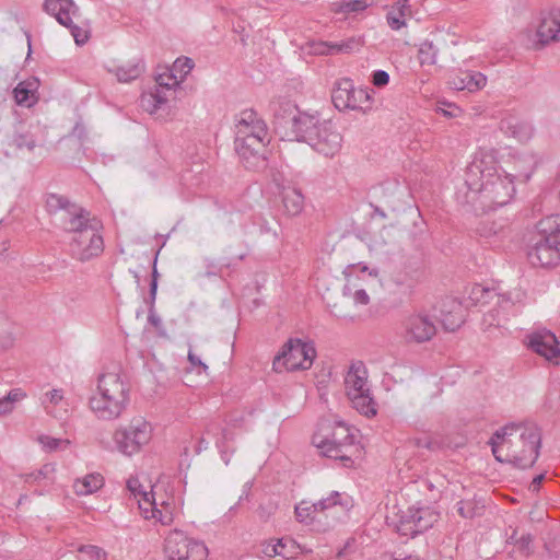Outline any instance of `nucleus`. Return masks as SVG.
I'll return each instance as SVG.
<instances>
[{
	"mask_svg": "<svg viewBox=\"0 0 560 560\" xmlns=\"http://www.w3.org/2000/svg\"><path fill=\"white\" fill-rule=\"evenodd\" d=\"M483 324L487 325L488 327H491V326H498L499 327V326L502 325V319L501 318H495L494 310H493V311L488 312L485 315Z\"/></svg>",
	"mask_w": 560,
	"mask_h": 560,
	"instance_id": "60",
	"label": "nucleus"
},
{
	"mask_svg": "<svg viewBox=\"0 0 560 560\" xmlns=\"http://www.w3.org/2000/svg\"><path fill=\"white\" fill-rule=\"evenodd\" d=\"M148 322L156 329L159 330L160 335L164 336L165 332L162 329V320L160 316L155 313L154 304L150 302L149 307V315H148Z\"/></svg>",
	"mask_w": 560,
	"mask_h": 560,
	"instance_id": "50",
	"label": "nucleus"
},
{
	"mask_svg": "<svg viewBox=\"0 0 560 560\" xmlns=\"http://www.w3.org/2000/svg\"><path fill=\"white\" fill-rule=\"evenodd\" d=\"M179 83L175 73H162L156 78V88H161L171 91L174 86Z\"/></svg>",
	"mask_w": 560,
	"mask_h": 560,
	"instance_id": "44",
	"label": "nucleus"
},
{
	"mask_svg": "<svg viewBox=\"0 0 560 560\" xmlns=\"http://www.w3.org/2000/svg\"><path fill=\"white\" fill-rule=\"evenodd\" d=\"M340 498V493L335 491L330 494V497L326 499H322L315 504L317 505V509L319 512L325 511L328 508H331L338 503V499Z\"/></svg>",
	"mask_w": 560,
	"mask_h": 560,
	"instance_id": "49",
	"label": "nucleus"
},
{
	"mask_svg": "<svg viewBox=\"0 0 560 560\" xmlns=\"http://www.w3.org/2000/svg\"><path fill=\"white\" fill-rule=\"evenodd\" d=\"M40 443L49 451L57 450L61 444H69V441L61 440V439H55L50 436H43L40 438Z\"/></svg>",
	"mask_w": 560,
	"mask_h": 560,
	"instance_id": "51",
	"label": "nucleus"
},
{
	"mask_svg": "<svg viewBox=\"0 0 560 560\" xmlns=\"http://www.w3.org/2000/svg\"><path fill=\"white\" fill-rule=\"evenodd\" d=\"M95 393L130 399V386L118 368L98 375Z\"/></svg>",
	"mask_w": 560,
	"mask_h": 560,
	"instance_id": "18",
	"label": "nucleus"
},
{
	"mask_svg": "<svg viewBox=\"0 0 560 560\" xmlns=\"http://www.w3.org/2000/svg\"><path fill=\"white\" fill-rule=\"evenodd\" d=\"M513 182L508 174L497 172L492 152L480 151L466 170L464 202L475 210L504 206L515 192Z\"/></svg>",
	"mask_w": 560,
	"mask_h": 560,
	"instance_id": "1",
	"label": "nucleus"
},
{
	"mask_svg": "<svg viewBox=\"0 0 560 560\" xmlns=\"http://www.w3.org/2000/svg\"><path fill=\"white\" fill-rule=\"evenodd\" d=\"M389 82V74L384 70H376L373 72L372 75V83L377 86L382 88L385 86Z\"/></svg>",
	"mask_w": 560,
	"mask_h": 560,
	"instance_id": "52",
	"label": "nucleus"
},
{
	"mask_svg": "<svg viewBox=\"0 0 560 560\" xmlns=\"http://www.w3.org/2000/svg\"><path fill=\"white\" fill-rule=\"evenodd\" d=\"M450 83L455 90L476 92L486 85L487 77L481 72L463 71L455 75Z\"/></svg>",
	"mask_w": 560,
	"mask_h": 560,
	"instance_id": "25",
	"label": "nucleus"
},
{
	"mask_svg": "<svg viewBox=\"0 0 560 560\" xmlns=\"http://www.w3.org/2000/svg\"><path fill=\"white\" fill-rule=\"evenodd\" d=\"M158 277H159V272L156 269V258H155L154 262H153L152 279H151V283H150V300H151L152 304L155 303L156 291H158Z\"/></svg>",
	"mask_w": 560,
	"mask_h": 560,
	"instance_id": "53",
	"label": "nucleus"
},
{
	"mask_svg": "<svg viewBox=\"0 0 560 560\" xmlns=\"http://www.w3.org/2000/svg\"><path fill=\"white\" fill-rule=\"evenodd\" d=\"M533 537L530 535H523L516 542L518 549L526 555L532 552Z\"/></svg>",
	"mask_w": 560,
	"mask_h": 560,
	"instance_id": "54",
	"label": "nucleus"
},
{
	"mask_svg": "<svg viewBox=\"0 0 560 560\" xmlns=\"http://www.w3.org/2000/svg\"><path fill=\"white\" fill-rule=\"evenodd\" d=\"M354 439L348 425L336 422L332 427L320 428L313 436V444L323 456L340 460L343 467H351L353 456L359 453Z\"/></svg>",
	"mask_w": 560,
	"mask_h": 560,
	"instance_id": "4",
	"label": "nucleus"
},
{
	"mask_svg": "<svg viewBox=\"0 0 560 560\" xmlns=\"http://www.w3.org/2000/svg\"><path fill=\"white\" fill-rule=\"evenodd\" d=\"M127 488L135 497V499H138V497L141 494L140 491H145L137 478H130L127 481Z\"/></svg>",
	"mask_w": 560,
	"mask_h": 560,
	"instance_id": "55",
	"label": "nucleus"
},
{
	"mask_svg": "<svg viewBox=\"0 0 560 560\" xmlns=\"http://www.w3.org/2000/svg\"><path fill=\"white\" fill-rule=\"evenodd\" d=\"M295 517L301 523L312 522L316 517V513L319 512L315 503L308 504L302 501L295 506Z\"/></svg>",
	"mask_w": 560,
	"mask_h": 560,
	"instance_id": "39",
	"label": "nucleus"
},
{
	"mask_svg": "<svg viewBox=\"0 0 560 560\" xmlns=\"http://www.w3.org/2000/svg\"><path fill=\"white\" fill-rule=\"evenodd\" d=\"M402 338L408 343H423L433 338L436 327L432 318L423 313L411 314L401 325Z\"/></svg>",
	"mask_w": 560,
	"mask_h": 560,
	"instance_id": "13",
	"label": "nucleus"
},
{
	"mask_svg": "<svg viewBox=\"0 0 560 560\" xmlns=\"http://www.w3.org/2000/svg\"><path fill=\"white\" fill-rule=\"evenodd\" d=\"M275 131L289 141L306 142L310 140L320 119L313 114L301 110L296 104L287 100L271 103Z\"/></svg>",
	"mask_w": 560,
	"mask_h": 560,
	"instance_id": "3",
	"label": "nucleus"
},
{
	"mask_svg": "<svg viewBox=\"0 0 560 560\" xmlns=\"http://www.w3.org/2000/svg\"><path fill=\"white\" fill-rule=\"evenodd\" d=\"M65 26L70 30L71 35L73 36L78 45H83L89 40V33L85 30H82L81 27L74 25L71 18L70 24Z\"/></svg>",
	"mask_w": 560,
	"mask_h": 560,
	"instance_id": "46",
	"label": "nucleus"
},
{
	"mask_svg": "<svg viewBox=\"0 0 560 560\" xmlns=\"http://www.w3.org/2000/svg\"><path fill=\"white\" fill-rule=\"evenodd\" d=\"M23 396H24V394L20 389H13L4 398L13 407V404L15 401H19Z\"/></svg>",
	"mask_w": 560,
	"mask_h": 560,
	"instance_id": "62",
	"label": "nucleus"
},
{
	"mask_svg": "<svg viewBox=\"0 0 560 560\" xmlns=\"http://www.w3.org/2000/svg\"><path fill=\"white\" fill-rule=\"evenodd\" d=\"M493 296L498 298L497 304L503 311L508 312L513 306L511 298L505 294H497L493 290L485 288L480 284L475 285L471 290V299L476 302L486 303L489 299H493Z\"/></svg>",
	"mask_w": 560,
	"mask_h": 560,
	"instance_id": "30",
	"label": "nucleus"
},
{
	"mask_svg": "<svg viewBox=\"0 0 560 560\" xmlns=\"http://www.w3.org/2000/svg\"><path fill=\"white\" fill-rule=\"evenodd\" d=\"M353 300L357 304L366 305L370 302V298L365 290L358 289L353 293Z\"/></svg>",
	"mask_w": 560,
	"mask_h": 560,
	"instance_id": "59",
	"label": "nucleus"
},
{
	"mask_svg": "<svg viewBox=\"0 0 560 560\" xmlns=\"http://www.w3.org/2000/svg\"><path fill=\"white\" fill-rule=\"evenodd\" d=\"M12 409L13 407L11 406L10 402H8V400L4 397L0 399V415H7Z\"/></svg>",
	"mask_w": 560,
	"mask_h": 560,
	"instance_id": "64",
	"label": "nucleus"
},
{
	"mask_svg": "<svg viewBox=\"0 0 560 560\" xmlns=\"http://www.w3.org/2000/svg\"><path fill=\"white\" fill-rule=\"evenodd\" d=\"M528 347L547 360H552L560 355V345L555 334L548 330L533 332L529 336Z\"/></svg>",
	"mask_w": 560,
	"mask_h": 560,
	"instance_id": "21",
	"label": "nucleus"
},
{
	"mask_svg": "<svg viewBox=\"0 0 560 560\" xmlns=\"http://www.w3.org/2000/svg\"><path fill=\"white\" fill-rule=\"evenodd\" d=\"M439 320L446 331H455L464 323L463 305L454 298H444L440 301Z\"/></svg>",
	"mask_w": 560,
	"mask_h": 560,
	"instance_id": "20",
	"label": "nucleus"
},
{
	"mask_svg": "<svg viewBox=\"0 0 560 560\" xmlns=\"http://www.w3.org/2000/svg\"><path fill=\"white\" fill-rule=\"evenodd\" d=\"M13 144L18 149L26 148L28 151H32L35 145V139L28 133H16L13 138Z\"/></svg>",
	"mask_w": 560,
	"mask_h": 560,
	"instance_id": "45",
	"label": "nucleus"
},
{
	"mask_svg": "<svg viewBox=\"0 0 560 560\" xmlns=\"http://www.w3.org/2000/svg\"><path fill=\"white\" fill-rule=\"evenodd\" d=\"M45 208L49 214L61 212V228L65 232L71 233L72 236L81 235L85 230L101 231L103 229L102 222L95 215L78 203L70 201L66 196L47 194Z\"/></svg>",
	"mask_w": 560,
	"mask_h": 560,
	"instance_id": "5",
	"label": "nucleus"
},
{
	"mask_svg": "<svg viewBox=\"0 0 560 560\" xmlns=\"http://www.w3.org/2000/svg\"><path fill=\"white\" fill-rule=\"evenodd\" d=\"M129 401L126 397L94 393L89 399V407L98 420L113 421L124 415Z\"/></svg>",
	"mask_w": 560,
	"mask_h": 560,
	"instance_id": "14",
	"label": "nucleus"
},
{
	"mask_svg": "<svg viewBox=\"0 0 560 560\" xmlns=\"http://www.w3.org/2000/svg\"><path fill=\"white\" fill-rule=\"evenodd\" d=\"M316 355L315 348L301 339H289L276 355L272 366L278 373L283 371L308 370Z\"/></svg>",
	"mask_w": 560,
	"mask_h": 560,
	"instance_id": "7",
	"label": "nucleus"
},
{
	"mask_svg": "<svg viewBox=\"0 0 560 560\" xmlns=\"http://www.w3.org/2000/svg\"><path fill=\"white\" fill-rule=\"evenodd\" d=\"M500 130L521 142L527 141L532 137V127L512 116L501 119Z\"/></svg>",
	"mask_w": 560,
	"mask_h": 560,
	"instance_id": "28",
	"label": "nucleus"
},
{
	"mask_svg": "<svg viewBox=\"0 0 560 560\" xmlns=\"http://www.w3.org/2000/svg\"><path fill=\"white\" fill-rule=\"evenodd\" d=\"M362 46L360 38L350 37L340 43H327L323 42L318 44L316 54L320 55H336V54H350Z\"/></svg>",
	"mask_w": 560,
	"mask_h": 560,
	"instance_id": "29",
	"label": "nucleus"
},
{
	"mask_svg": "<svg viewBox=\"0 0 560 560\" xmlns=\"http://www.w3.org/2000/svg\"><path fill=\"white\" fill-rule=\"evenodd\" d=\"M489 444L498 462L527 469L533 467L539 456L541 432L534 422H512L498 429Z\"/></svg>",
	"mask_w": 560,
	"mask_h": 560,
	"instance_id": "2",
	"label": "nucleus"
},
{
	"mask_svg": "<svg viewBox=\"0 0 560 560\" xmlns=\"http://www.w3.org/2000/svg\"><path fill=\"white\" fill-rule=\"evenodd\" d=\"M46 398L48 399L49 404L56 406L62 401L63 396H62L61 390L52 389L51 392L46 394Z\"/></svg>",
	"mask_w": 560,
	"mask_h": 560,
	"instance_id": "61",
	"label": "nucleus"
},
{
	"mask_svg": "<svg viewBox=\"0 0 560 560\" xmlns=\"http://www.w3.org/2000/svg\"><path fill=\"white\" fill-rule=\"evenodd\" d=\"M281 195L285 212L289 215L300 214L304 207V196L302 192L296 188L287 187L283 188Z\"/></svg>",
	"mask_w": 560,
	"mask_h": 560,
	"instance_id": "31",
	"label": "nucleus"
},
{
	"mask_svg": "<svg viewBox=\"0 0 560 560\" xmlns=\"http://www.w3.org/2000/svg\"><path fill=\"white\" fill-rule=\"evenodd\" d=\"M277 547L279 549V556L284 559L295 558L300 550V546L296 544V541L289 537L278 539Z\"/></svg>",
	"mask_w": 560,
	"mask_h": 560,
	"instance_id": "38",
	"label": "nucleus"
},
{
	"mask_svg": "<svg viewBox=\"0 0 560 560\" xmlns=\"http://www.w3.org/2000/svg\"><path fill=\"white\" fill-rule=\"evenodd\" d=\"M369 0H341L331 3V11L335 13L362 12L369 7Z\"/></svg>",
	"mask_w": 560,
	"mask_h": 560,
	"instance_id": "34",
	"label": "nucleus"
},
{
	"mask_svg": "<svg viewBox=\"0 0 560 560\" xmlns=\"http://www.w3.org/2000/svg\"><path fill=\"white\" fill-rule=\"evenodd\" d=\"M265 145L266 141L249 138L235 142V150L246 168H258L265 164Z\"/></svg>",
	"mask_w": 560,
	"mask_h": 560,
	"instance_id": "19",
	"label": "nucleus"
},
{
	"mask_svg": "<svg viewBox=\"0 0 560 560\" xmlns=\"http://www.w3.org/2000/svg\"><path fill=\"white\" fill-rule=\"evenodd\" d=\"M206 433L213 438L218 436L219 434L222 435L221 439H217L215 444L221 450V456L223 460L225 462V464H229V458H226V452L223 450V447L225 446V441L231 439L230 433L219 422L210 423L206 428Z\"/></svg>",
	"mask_w": 560,
	"mask_h": 560,
	"instance_id": "35",
	"label": "nucleus"
},
{
	"mask_svg": "<svg viewBox=\"0 0 560 560\" xmlns=\"http://www.w3.org/2000/svg\"><path fill=\"white\" fill-rule=\"evenodd\" d=\"M194 68L192 59L188 57L177 58L171 70L172 73H179L180 80H183Z\"/></svg>",
	"mask_w": 560,
	"mask_h": 560,
	"instance_id": "42",
	"label": "nucleus"
},
{
	"mask_svg": "<svg viewBox=\"0 0 560 560\" xmlns=\"http://www.w3.org/2000/svg\"><path fill=\"white\" fill-rule=\"evenodd\" d=\"M164 560H206L208 549L203 542L174 530L165 539Z\"/></svg>",
	"mask_w": 560,
	"mask_h": 560,
	"instance_id": "9",
	"label": "nucleus"
},
{
	"mask_svg": "<svg viewBox=\"0 0 560 560\" xmlns=\"http://www.w3.org/2000/svg\"><path fill=\"white\" fill-rule=\"evenodd\" d=\"M529 262L535 267H551L560 260V247L552 243V237L539 231L533 238V244L527 253Z\"/></svg>",
	"mask_w": 560,
	"mask_h": 560,
	"instance_id": "16",
	"label": "nucleus"
},
{
	"mask_svg": "<svg viewBox=\"0 0 560 560\" xmlns=\"http://www.w3.org/2000/svg\"><path fill=\"white\" fill-rule=\"evenodd\" d=\"M345 387L353 408L366 417L376 415V402L368 384V371L363 362L357 361L350 365L345 377Z\"/></svg>",
	"mask_w": 560,
	"mask_h": 560,
	"instance_id": "6",
	"label": "nucleus"
},
{
	"mask_svg": "<svg viewBox=\"0 0 560 560\" xmlns=\"http://www.w3.org/2000/svg\"><path fill=\"white\" fill-rule=\"evenodd\" d=\"M405 12L402 11H395V8H393L386 15L387 23L389 27L394 31L400 30L401 27L406 26L405 21Z\"/></svg>",
	"mask_w": 560,
	"mask_h": 560,
	"instance_id": "43",
	"label": "nucleus"
},
{
	"mask_svg": "<svg viewBox=\"0 0 560 560\" xmlns=\"http://www.w3.org/2000/svg\"><path fill=\"white\" fill-rule=\"evenodd\" d=\"M188 361L190 362V364L194 366V368H199V371L198 373H200L201 371L202 372H207L208 370V365L205 364L199 357H197L195 353H192L191 351L188 352Z\"/></svg>",
	"mask_w": 560,
	"mask_h": 560,
	"instance_id": "58",
	"label": "nucleus"
},
{
	"mask_svg": "<svg viewBox=\"0 0 560 560\" xmlns=\"http://www.w3.org/2000/svg\"><path fill=\"white\" fill-rule=\"evenodd\" d=\"M141 494L138 497L137 502L139 509L142 511L144 518L156 517L155 511H158L156 503L152 493L148 491H140Z\"/></svg>",
	"mask_w": 560,
	"mask_h": 560,
	"instance_id": "36",
	"label": "nucleus"
},
{
	"mask_svg": "<svg viewBox=\"0 0 560 560\" xmlns=\"http://www.w3.org/2000/svg\"><path fill=\"white\" fill-rule=\"evenodd\" d=\"M156 520H159L163 525H170L173 522V514L167 508L163 510L155 511Z\"/></svg>",
	"mask_w": 560,
	"mask_h": 560,
	"instance_id": "56",
	"label": "nucleus"
},
{
	"mask_svg": "<svg viewBox=\"0 0 560 560\" xmlns=\"http://www.w3.org/2000/svg\"><path fill=\"white\" fill-rule=\"evenodd\" d=\"M52 470H54L52 467H50L49 465H45L42 469H39L37 471L23 475V478H24L25 482L32 483V482L38 481L43 478H46L48 472H50Z\"/></svg>",
	"mask_w": 560,
	"mask_h": 560,
	"instance_id": "48",
	"label": "nucleus"
},
{
	"mask_svg": "<svg viewBox=\"0 0 560 560\" xmlns=\"http://www.w3.org/2000/svg\"><path fill=\"white\" fill-rule=\"evenodd\" d=\"M38 88L39 80L35 77L21 81L13 90L15 102L22 106H33L38 101Z\"/></svg>",
	"mask_w": 560,
	"mask_h": 560,
	"instance_id": "24",
	"label": "nucleus"
},
{
	"mask_svg": "<svg viewBox=\"0 0 560 560\" xmlns=\"http://www.w3.org/2000/svg\"><path fill=\"white\" fill-rule=\"evenodd\" d=\"M140 105L150 114L155 113L160 108V105L156 103V100L151 92L141 95Z\"/></svg>",
	"mask_w": 560,
	"mask_h": 560,
	"instance_id": "47",
	"label": "nucleus"
},
{
	"mask_svg": "<svg viewBox=\"0 0 560 560\" xmlns=\"http://www.w3.org/2000/svg\"><path fill=\"white\" fill-rule=\"evenodd\" d=\"M278 547H277V544H267L264 549H262V552L267 556V557H276V556H279V551H278Z\"/></svg>",
	"mask_w": 560,
	"mask_h": 560,
	"instance_id": "63",
	"label": "nucleus"
},
{
	"mask_svg": "<svg viewBox=\"0 0 560 560\" xmlns=\"http://www.w3.org/2000/svg\"><path fill=\"white\" fill-rule=\"evenodd\" d=\"M104 485V478L100 474H89L73 483L74 492L78 495H89L96 492Z\"/></svg>",
	"mask_w": 560,
	"mask_h": 560,
	"instance_id": "32",
	"label": "nucleus"
},
{
	"mask_svg": "<svg viewBox=\"0 0 560 560\" xmlns=\"http://www.w3.org/2000/svg\"><path fill=\"white\" fill-rule=\"evenodd\" d=\"M150 92L152 93V95L156 100V103L160 105V107L163 104H165L167 102V100H168L167 95H166V92H168L167 90L154 86V89L152 91H150Z\"/></svg>",
	"mask_w": 560,
	"mask_h": 560,
	"instance_id": "57",
	"label": "nucleus"
},
{
	"mask_svg": "<svg viewBox=\"0 0 560 560\" xmlns=\"http://www.w3.org/2000/svg\"><path fill=\"white\" fill-rule=\"evenodd\" d=\"M144 71V65L141 61L128 62L116 67L112 72L117 77L119 82H130L136 80Z\"/></svg>",
	"mask_w": 560,
	"mask_h": 560,
	"instance_id": "33",
	"label": "nucleus"
},
{
	"mask_svg": "<svg viewBox=\"0 0 560 560\" xmlns=\"http://www.w3.org/2000/svg\"><path fill=\"white\" fill-rule=\"evenodd\" d=\"M536 35L538 43L545 46L551 42L560 39V10L553 9L549 12H542L537 27Z\"/></svg>",
	"mask_w": 560,
	"mask_h": 560,
	"instance_id": "22",
	"label": "nucleus"
},
{
	"mask_svg": "<svg viewBox=\"0 0 560 560\" xmlns=\"http://www.w3.org/2000/svg\"><path fill=\"white\" fill-rule=\"evenodd\" d=\"M78 552L84 555L89 560L107 559V552L103 548L94 545H80L78 547Z\"/></svg>",
	"mask_w": 560,
	"mask_h": 560,
	"instance_id": "41",
	"label": "nucleus"
},
{
	"mask_svg": "<svg viewBox=\"0 0 560 560\" xmlns=\"http://www.w3.org/2000/svg\"><path fill=\"white\" fill-rule=\"evenodd\" d=\"M307 143L318 153L332 158L342 147V136L331 120L319 121Z\"/></svg>",
	"mask_w": 560,
	"mask_h": 560,
	"instance_id": "10",
	"label": "nucleus"
},
{
	"mask_svg": "<svg viewBox=\"0 0 560 560\" xmlns=\"http://www.w3.org/2000/svg\"><path fill=\"white\" fill-rule=\"evenodd\" d=\"M151 433V424L148 421L143 418H133L128 425L115 431L114 442L119 452L130 456L150 441Z\"/></svg>",
	"mask_w": 560,
	"mask_h": 560,
	"instance_id": "8",
	"label": "nucleus"
},
{
	"mask_svg": "<svg viewBox=\"0 0 560 560\" xmlns=\"http://www.w3.org/2000/svg\"><path fill=\"white\" fill-rule=\"evenodd\" d=\"M370 96L362 89H354L350 79H341L335 83L331 101L339 110L360 109L362 104L369 102Z\"/></svg>",
	"mask_w": 560,
	"mask_h": 560,
	"instance_id": "15",
	"label": "nucleus"
},
{
	"mask_svg": "<svg viewBox=\"0 0 560 560\" xmlns=\"http://www.w3.org/2000/svg\"><path fill=\"white\" fill-rule=\"evenodd\" d=\"M538 160L533 154H522L514 158L513 173H506L513 180L526 183L534 173Z\"/></svg>",
	"mask_w": 560,
	"mask_h": 560,
	"instance_id": "27",
	"label": "nucleus"
},
{
	"mask_svg": "<svg viewBox=\"0 0 560 560\" xmlns=\"http://www.w3.org/2000/svg\"><path fill=\"white\" fill-rule=\"evenodd\" d=\"M457 512L465 518H472L477 515H480L483 509V506H478L476 502L470 500H462L457 503Z\"/></svg>",
	"mask_w": 560,
	"mask_h": 560,
	"instance_id": "40",
	"label": "nucleus"
},
{
	"mask_svg": "<svg viewBox=\"0 0 560 560\" xmlns=\"http://www.w3.org/2000/svg\"><path fill=\"white\" fill-rule=\"evenodd\" d=\"M475 233L491 245L509 235V231L503 223L489 219L480 221L475 229Z\"/></svg>",
	"mask_w": 560,
	"mask_h": 560,
	"instance_id": "26",
	"label": "nucleus"
},
{
	"mask_svg": "<svg viewBox=\"0 0 560 560\" xmlns=\"http://www.w3.org/2000/svg\"><path fill=\"white\" fill-rule=\"evenodd\" d=\"M436 515L428 508H409L400 515L397 532L402 536L415 537L431 528Z\"/></svg>",
	"mask_w": 560,
	"mask_h": 560,
	"instance_id": "11",
	"label": "nucleus"
},
{
	"mask_svg": "<svg viewBox=\"0 0 560 560\" xmlns=\"http://www.w3.org/2000/svg\"><path fill=\"white\" fill-rule=\"evenodd\" d=\"M235 128V142L247 141L249 138H255L259 141H266L268 138V129L266 122L259 118L258 114L252 108L244 109L240 114V119L237 120Z\"/></svg>",
	"mask_w": 560,
	"mask_h": 560,
	"instance_id": "17",
	"label": "nucleus"
},
{
	"mask_svg": "<svg viewBox=\"0 0 560 560\" xmlns=\"http://www.w3.org/2000/svg\"><path fill=\"white\" fill-rule=\"evenodd\" d=\"M43 9L48 14L55 16L61 25H69L70 15H74L78 11L73 0H45Z\"/></svg>",
	"mask_w": 560,
	"mask_h": 560,
	"instance_id": "23",
	"label": "nucleus"
},
{
	"mask_svg": "<svg viewBox=\"0 0 560 560\" xmlns=\"http://www.w3.org/2000/svg\"><path fill=\"white\" fill-rule=\"evenodd\" d=\"M438 48L432 42H423L418 50V59L421 66H433L436 62Z\"/></svg>",
	"mask_w": 560,
	"mask_h": 560,
	"instance_id": "37",
	"label": "nucleus"
},
{
	"mask_svg": "<svg viewBox=\"0 0 560 560\" xmlns=\"http://www.w3.org/2000/svg\"><path fill=\"white\" fill-rule=\"evenodd\" d=\"M69 250L73 258L84 262L98 257L104 250V241L101 231L85 230L78 236H72Z\"/></svg>",
	"mask_w": 560,
	"mask_h": 560,
	"instance_id": "12",
	"label": "nucleus"
}]
</instances>
